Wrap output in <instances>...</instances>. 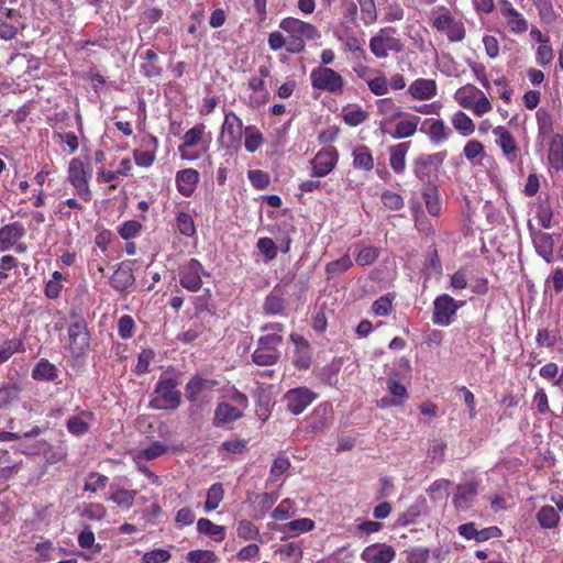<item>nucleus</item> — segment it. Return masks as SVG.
Wrapping results in <instances>:
<instances>
[{"instance_id": "nucleus-38", "label": "nucleus", "mask_w": 563, "mask_h": 563, "mask_svg": "<svg viewBox=\"0 0 563 563\" xmlns=\"http://www.w3.org/2000/svg\"><path fill=\"white\" fill-rule=\"evenodd\" d=\"M432 143L439 144L450 135V130L442 120H431L429 130L426 132Z\"/></svg>"}, {"instance_id": "nucleus-25", "label": "nucleus", "mask_w": 563, "mask_h": 563, "mask_svg": "<svg viewBox=\"0 0 563 563\" xmlns=\"http://www.w3.org/2000/svg\"><path fill=\"white\" fill-rule=\"evenodd\" d=\"M242 417V409L228 402H220L214 411V426L233 422Z\"/></svg>"}, {"instance_id": "nucleus-57", "label": "nucleus", "mask_w": 563, "mask_h": 563, "mask_svg": "<svg viewBox=\"0 0 563 563\" xmlns=\"http://www.w3.org/2000/svg\"><path fill=\"white\" fill-rule=\"evenodd\" d=\"M136 496L135 490H129V489H118L114 492L111 496V499L117 503L119 506H126L130 507Z\"/></svg>"}, {"instance_id": "nucleus-42", "label": "nucleus", "mask_w": 563, "mask_h": 563, "mask_svg": "<svg viewBox=\"0 0 563 563\" xmlns=\"http://www.w3.org/2000/svg\"><path fill=\"white\" fill-rule=\"evenodd\" d=\"M537 123L539 135L549 136L553 132V121L552 115L545 110L540 108L537 111Z\"/></svg>"}, {"instance_id": "nucleus-31", "label": "nucleus", "mask_w": 563, "mask_h": 563, "mask_svg": "<svg viewBox=\"0 0 563 563\" xmlns=\"http://www.w3.org/2000/svg\"><path fill=\"white\" fill-rule=\"evenodd\" d=\"M406 115L408 117L407 119L400 120L396 124L395 132L391 134L394 139H406L416 133L420 118L417 115Z\"/></svg>"}, {"instance_id": "nucleus-50", "label": "nucleus", "mask_w": 563, "mask_h": 563, "mask_svg": "<svg viewBox=\"0 0 563 563\" xmlns=\"http://www.w3.org/2000/svg\"><path fill=\"white\" fill-rule=\"evenodd\" d=\"M222 450L232 454H243L247 451V441L244 439L224 441L219 448L220 452Z\"/></svg>"}, {"instance_id": "nucleus-27", "label": "nucleus", "mask_w": 563, "mask_h": 563, "mask_svg": "<svg viewBox=\"0 0 563 563\" xmlns=\"http://www.w3.org/2000/svg\"><path fill=\"white\" fill-rule=\"evenodd\" d=\"M548 159L555 170H563V136L554 134L549 144Z\"/></svg>"}, {"instance_id": "nucleus-47", "label": "nucleus", "mask_w": 563, "mask_h": 563, "mask_svg": "<svg viewBox=\"0 0 563 563\" xmlns=\"http://www.w3.org/2000/svg\"><path fill=\"white\" fill-rule=\"evenodd\" d=\"M294 503L290 499H284L272 512V517L276 520H285L295 515Z\"/></svg>"}, {"instance_id": "nucleus-11", "label": "nucleus", "mask_w": 563, "mask_h": 563, "mask_svg": "<svg viewBox=\"0 0 563 563\" xmlns=\"http://www.w3.org/2000/svg\"><path fill=\"white\" fill-rule=\"evenodd\" d=\"M316 398V394L307 387H298L288 390L284 395L286 408L292 415L301 413Z\"/></svg>"}, {"instance_id": "nucleus-58", "label": "nucleus", "mask_w": 563, "mask_h": 563, "mask_svg": "<svg viewBox=\"0 0 563 563\" xmlns=\"http://www.w3.org/2000/svg\"><path fill=\"white\" fill-rule=\"evenodd\" d=\"M446 443L442 440H433L428 449V457L432 461L443 462Z\"/></svg>"}, {"instance_id": "nucleus-6", "label": "nucleus", "mask_w": 563, "mask_h": 563, "mask_svg": "<svg viewBox=\"0 0 563 563\" xmlns=\"http://www.w3.org/2000/svg\"><path fill=\"white\" fill-rule=\"evenodd\" d=\"M394 32L391 27H384L371 38L369 48L377 58L387 57L388 52L399 53L404 49L401 41L391 35Z\"/></svg>"}, {"instance_id": "nucleus-33", "label": "nucleus", "mask_w": 563, "mask_h": 563, "mask_svg": "<svg viewBox=\"0 0 563 563\" xmlns=\"http://www.w3.org/2000/svg\"><path fill=\"white\" fill-rule=\"evenodd\" d=\"M452 125L463 136H470L475 131L473 120L463 111H457L452 118Z\"/></svg>"}, {"instance_id": "nucleus-56", "label": "nucleus", "mask_w": 563, "mask_h": 563, "mask_svg": "<svg viewBox=\"0 0 563 563\" xmlns=\"http://www.w3.org/2000/svg\"><path fill=\"white\" fill-rule=\"evenodd\" d=\"M367 86L375 96H384L388 92V82L383 75L367 80Z\"/></svg>"}, {"instance_id": "nucleus-32", "label": "nucleus", "mask_w": 563, "mask_h": 563, "mask_svg": "<svg viewBox=\"0 0 563 563\" xmlns=\"http://www.w3.org/2000/svg\"><path fill=\"white\" fill-rule=\"evenodd\" d=\"M537 520L542 528L553 529L560 521V515L552 506L547 505L539 509Z\"/></svg>"}, {"instance_id": "nucleus-60", "label": "nucleus", "mask_w": 563, "mask_h": 563, "mask_svg": "<svg viewBox=\"0 0 563 563\" xmlns=\"http://www.w3.org/2000/svg\"><path fill=\"white\" fill-rule=\"evenodd\" d=\"M382 200L384 206L390 210H400L404 207L402 197L391 191H385L382 195Z\"/></svg>"}, {"instance_id": "nucleus-40", "label": "nucleus", "mask_w": 563, "mask_h": 563, "mask_svg": "<svg viewBox=\"0 0 563 563\" xmlns=\"http://www.w3.org/2000/svg\"><path fill=\"white\" fill-rule=\"evenodd\" d=\"M353 263L349 255H344L339 260L332 261L325 265V272L329 276H339L352 267Z\"/></svg>"}, {"instance_id": "nucleus-52", "label": "nucleus", "mask_w": 563, "mask_h": 563, "mask_svg": "<svg viewBox=\"0 0 563 563\" xmlns=\"http://www.w3.org/2000/svg\"><path fill=\"white\" fill-rule=\"evenodd\" d=\"M142 229V224L139 221L130 220L125 221L119 228V234L124 240H130L139 234Z\"/></svg>"}, {"instance_id": "nucleus-20", "label": "nucleus", "mask_w": 563, "mask_h": 563, "mask_svg": "<svg viewBox=\"0 0 563 563\" xmlns=\"http://www.w3.org/2000/svg\"><path fill=\"white\" fill-rule=\"evenodd\" d=\"M260 77H252L249 80V88L253 92H264L263 97L260 99L258 97L252 98V102L254 106L260 107L267 102L269 98V93L265 88L264 79L269 76V69L266 66H261L258 68Z\"/></svg>"}, {"instance_id": "nucleus-37", "label": "nucleus", "mask_w": 563, "mask_h": 563, "mask_svg": "<svg viewBox=\"0 0 563 563\" xmlns=\"http://www.w3.org/2000/svg\"><path fill=\"white\" fill-rule=\"evenodd\" d=\"M353 165L355 168L371 170L374 166V159L366 146H357L353 152Z\"/></svg>"}, {"instance_id": "nucleus-17", "label": "nucleus", "mask_w": 563, "mask_h": 563, "mask_svg": "<svg viewBox=\"0 0 563 563\" xmlns=\"http://www.w3.org/2000/svg\"><path fill=\"white\" fill-rule=\"evenodd\" d=\"M198 181L199 173L194 168L179 170L176 175L177 189L185 197L194 194Z\"/></svg>"}, {"instance_id": "nucleus-46", "label": "nucleus", "mask_w": 563, "mask_h": 563, "mask_svg": "<svg viewBox=\"0 0 563 563\" xmlns=\"http://www.w3.org/2000/svg\"><path fill=\"white\" fill-rule=\"evenodd\" d=\"M367 112L361 108L343 111V120L346 124L351 126H357L362 124L367 119Z\"/></svg>"}, {"instance_id": "nucleus-7", "label": "nucleus", "mask_w": 563, "mask_h": 563, "mask_svg": "<svg viewBox=\"0 0 563 563\" xmlns=\"http://www.w3.org/2000/svg\"><path fill=\"white\" fill-rule=\"evenodd\" d=\"M242 129L241 119L234 112L227 113L219 137L221 147L236 150L242 140Z\"/></svg>"}, {"instance_id": "nucleus-9", "label": "nucleus", "mask_w": 563, "mask_h": 563, "mask_svg": "<svg viewBox=\"0 0 563 563\" xmlns=\"http://www.w3.org/2000/svg\"><path fill=\"white\" fill-rule=\"evenodd\" d=\"M89 175L85 169L84 163L79 158H73L68 166V180L74 186L78 196L85 201L91 199V191L88 186Z\"/></svg>"}, {"instance_id": "nucleus-45", "label": "nucleus", "mask_w": 563, "mask_h": 563, "mask_svg": "<svg viewBox=\"0 0 563 563\" xmlns=\"http://www.w3.org/2000/svg\"><path fill=\"white\" fill-rule=\"evenodd\" d=\"M177 229L178 231L186 236H192L196 232L195 223L189 213L179 212L177 214Z\"/></svg>"}, {"instance_id": "nucleus-10", "label": "nucleus", "mask_w": 563, "mask_h": 563, "mask_svg": "<svg viewBox=\"0 0 563 563\" xmlns=\"http://www.w3.org/2000/svg\"><path fill=\"white\" fill-rule=\"evenodd\" d=\"M460 307L461 305L446 294L437 297L433 302V323L439 325H449L451 323L452 316L456 313Z\"/></svg>"}, {"instance_id": "nucleus-14", "label": "nucleus", "mask_w": 563, "mask_h": 563, "mask_svg": "<svg viewBox=\"0 0 563 563\" xmlns=\"http://www.w3.org/2000/svg\"><path fill=\"white\" fill-rule=\"evenodd\" d=\"M333 419V409L330 404H320L311 412L308 419V431L312 433L322 432L330 427Z\"/></svg>"}, {"instance_id": "nucleus-12", "label": "nucleus", "mask_w": 563, "mask_h": 563, "mask_svg": "<svg viewBox=\"0 0 563 563\" xmlns=\"http://www.w3.org/2000/svg\"><path fill=\"white\" fill-rule=\"evenodd\" d=\"M445 159V153L421 155L413 161V174L420 180L429 179Z\"/></svg>"}, {"instance_id": "nucleus-64", "label": "nucleus", "mask_w": 563, "mask_h": 563, "mask_svg": "<svg viewBox=\"0 0 563 563\" xmlns=\"http://www.w3.org/2000/svg\"><path fill=\"white\" fill-rule=\"evenodd\" d=\"M279 553L286 558H295L296 562L299 563L302 559V550L298 543L289 542L279 548Z\"/></svg>"}, {"instance_id": "nucleus-4", "label": "nucleus", "mask_w": 563, "mask_h": 563, "mask_svg": "<svg viewBox=\"0 0 563 563\" xmlns=\"http://www.w3.org/2000/svg\"><path fill=\"white\" fill-rule=\"evenodd\" d=\"M311 85L314 89L327 91L333 95L342 93L344 88L343 77L332 68L317 67L310 74Z\"/></svg>"}, {"instance_id": "nucleus-43", "label": "nucleus", "mask_w": 563, "mask_h": 563, "mask_svg": "<svg viewBox=\"0 0 563 563\" xmlns=\"http://www.w3.org/2000/svg\"><path fill=\"white\" fill-rule=\"evenodd\" d=\"M284 308H285V300L280 295L273 291L265 298L264 306H263L265 313L277 314V313L283 312Z\"/></svg>"}, {"instance_id": "nucleus-24", "label": "nucleus", "mask_w": 563, "mask_h": 563, "mask_svg": "<svg viewBox=\"0 0 563 563\" xmlns=\"http://www.w3.org/2000/svg\"><path fill=\"white\" fill-rule=\"evenodd\" d=\"M493 133L498 136L496 140L497 145L501 148L503 153L510 159L514 161L518 146L511 133L503 126H497L493 130Z\"/></svg>"}, {"instance_id": "nucleus-30", "label": "nucleus", "mask_w": 563, "mask_h": 563, "mask_svg": "<svg viewBox=\"0 0 563 563\" xmlns=\"http://www.w3.org/2000/svg\"><path fill=\"white\" fill-rule=\"evenodd\" d=\"M197 530L201 534L209 536L216 542H221L225 538V528L223 526L214 525L207 518H200L197 521Z\"/></svg>"}, {"instance_id": "nucleus-5", "label": "nucleus", "mask_w": 563, "mask_h": 563, "mask_svg": "<svg viewBox=\"0 0 563 563\" xmlns=\"http://www.w3.org/2000/svg\"><path fill=\"white\" fill-rule=\"evenodd\" d=\"M69 349L73 355L80 356L89 347L90 336L87 322L81 317H74L68 327Z\"/></svg>"}, {"instance_id": "nucleus-16", "label": "nucleus", "mask_w": 563, "mask_h": 563, "mask_svg": "<svg viewBox=\"0 0 563 563\" xmlns=\"http://www.w3.org/2000/svg\"><path fill=\"white\" fill-rule=\"evenodd\" d=\"M476 482H467L456 486V493L453 497V505L460 510H466L472 507L475 497L478 494Z\"/></svg>"}, {"instance_id": "nucleus-3", "label": "nucleus", "mask_w": 563, "mask_h": 563, "mask_svg": "<svg viewBox=\"0 0 563 563\" xmlns=\"http://www.w3.org/2000/svg\"><path fill=\"white\" fill-rule=\"evenodd\" d=\"M178 383L174 378H161L155 387L156 397L150 401V408L155 410L177 409L181 402Z\"/></svg>"}, {"instance_id": "nucleus-15", "label": "nucleus", "mask_w": 563, "mask_h": 563, "mask_svg": "<svg viewBox=\"0 0 563 563\" xmlns=\"http://www.w3.org/2000/svg\"><path fill=\"white\" fill-rule=\"evenodd\" d=\"M395 558V549L386 543H373L361 554V559L366 563H390Z\"/></svg>"}, {"instance_id": "nucleus-63", "label": "nucleus", "mask_w": 563, "mask_h": 563, "mask_svg": "<svg viewBox=\"0 0 563 563\" xmlns=\"http://www.w3.org/2000/svg\"><path fill=\"white\" fill-rule=\"evenodd\" d=\"M167 451V446L158 441L152 442L147 448L142 450V455L146 460H154L163 455Z\"/></svg>"}, {"instance_id": "nucleus-22", "label": "nucleus", "mask_w": 563, "mask_h": 563, "mask_svg": "<svg viewBox=\"0 0 563 563\" xmlns=\"http://www.w3.org/2000/svg\"><path fill=\"white\" fill-rule=\"evenodd\" d=\"M24 234V227L19 222L2 227L0 229L1 251L9 250L15 243V241L21 239Z\"/></svg>"}, {"instance_id": "nucleus-53", "label": "nucleus", "mask_w": 563, "mask_h": 563, "mask_svg": "<svg viewBox=\"0 0 563 563\" xmlns=\"http://www.w3.org/2000/svg\"><path fill=\"white\" fill-rule=\"evenodd\" d=\"M67 429L75 435H82L89 430V424L82 417L74 416L67 421Z\"/></svg>"}, {"instance_id": "nucleus-39", "label": "nucleus", "mask_w": 563, "mask_h": 563, "mask_svg": "<svg viewBox=\"0 0 563 563\" xmlns=\"http://www.w3.org/2000/svg\"><path fill=\"white\" fill-rule=\"evenodd\" d=\"M238 536L245 541H261V533L258 528L250 520H241L238 523Z\"/></svg>"}, {"instance_id": "nucleus-55", "label": "nucleus", "mask_w": 563, "mask_h": 563, "mask_svg": "<svg viewBox=\"0 0 563 563\" xmlns=\"http://www.w3.org/2000/svg\"><path fill=\"white\" fill-rule=\"evenodd\" d=\"M378 257V251L376 247L369 246L364 247L360 251V253L356 256V263L360 266H367L373 264Z\"/></svg>"}, {"instance_id": "nucleus-28", "label": "nucleus", "mask_w": 563, "mask_h": 563, "mask_svg": "<svg viewBox=\"0 0 563 563\" xmlns=\"http://www.w3.org/2000/svg\"><path fill=\"white\" fill-rule=\"evenodd\" d=\"M217 385V382L203 379L199 376H194L186 385V397L189 401L195 402L198 396L206 389H211Z\"/></svg>"}, {"instance_id": "nucleus-13", "label": "nucleus", "mask_w": 563, "mask_h": 563, "mask_svg": "<svg viewBox=\"0 0 563 563\" xmlns=\"http://www.w3.org/2000/svg\"><path fill=\"white\" fill-rule=\"evenodd\" d=\"M338 158V152L333 147L319 151L311 159L312 176L324 177L330 174L335 167Z\"/></svg>"}, {"instance_id": "nucleus-29", "label": "nucleus", "mask_w": 563, "mask_h": 563, "mask_svg": "<svg viewBox=\"0 0 563 563\" xmlns=\"http://www.w3.org/2000/svg\"><path fill=\"white\" fill-rule=\"evenodd\" d=\"M422 197L428 212L431 216H439L441 212V201L438 188L431 183L424 184L422 187Z\"/></svg>"}, {"instance_id": "nucleus-1", "label": "nucleus", "mask_w": 563, "mask_h": 563, "mask_svg": "<svg viewBox=\"0 0 563 563\" xmlns=\"http://www.w3.org/2000/svg\"><path fill=\"white\" fill-rule=\"evenodd\" d=\"M262 331L268 332L262 335L257 341V347L252 354L253 362L258 366H272L276 364L280 357L278 346L283 342V324L267 323Z\"/></svg>"}, {"instance_id": "nucleus-48", "label": "nucleus", "mask_w": 563, "mask_h": 563, "mask_svg": "<svg viewBox=\"0 0 563 563\" xmlns=\"http://www.w3.org/2000/svg\"><path fill=\"white\" fill-rule=\"evenodd\" d=\"M533 2L543 22L550 24L555 20V12L550 0H533Z\"/></svg>"}, {"instance_id": "nucleus-59", "label": "nucleus", "mask_w": 563, "mask_h": 563, "mask_svg": "<svg viewBox=\"0 0 563 563\" xmlns=\"http://www.w3.org/2000/svg\"><path fill=\"white\" fill-rule=\"evenodd\" d=\"M170 559V553L164 549H155L146 552L143 558V563H164Z\"/></svg>"}, {"instance_id": "nucleus-36", "label": "nucleus", "mask_w": 563, "mask_h": 563, "mask_svg": "<svg viewBox=\"0 0 563 563\" xmlns=\"http://www.w3.org/2000/svg\"><path fill=\"white\" fill-rule=\"evenodd\" d=\"M479 92L481 90H478L475 86L468 84L456 90L455 99L461 107L465 109H471L474 103L475 96L479 95Z\"/></svg>"}, {"instance_id": "nucleus-2", "label": "nucleus", "mask_w": 563, "mask_h": 563, "mask_svg": "<svg viewBox=\"0 0 563 563\" xmlns=\"http://www.w3.org/2000/svg\"><path fill=\"white\" fill-rule=\"evenodd\" d=\"M279 27L288 34V53L291 54L301 53L306 47V41L320 37V33L314 25L295 18L282 20Z\"/></svg>"}, {"instance_id": "nucleus-54", "label": "nucleus", "mask_w": 563, "mask_h": 563, "mask_svg": "<svg viewBox=\"0 0 563 563\" xmlns=\"http://www.w3.org/2000/svg\"><path fill=\"white\" fill-rule=\"evenodd\" d=\"M258 251L265 255L268 261L277 256V247L275 242L269 238H262L257 242Z\"/></svg>"}, {"instance_id": "nucleus-34", "label": "nucleus", "mask_w": 563, "mask_h": 563, "mask_svg": "<svg viewBox=\"0 0 563 563\" xmlns=\"http://www.w3.org/2000/svg\"><path fill=\"white\" fill-rule=\"evenodd\" d=\"M224 496V489L221 483H216L211 485L207 493V499L203 504V508L206 512H210L217 509L222 501Z\"/></svg>"}, {"instance_id": "nucleus-8", "label": "nucleus", "mask_w": 563, "mask_h": 563, "mask_svg": "<svg viewBox=\"0 0 563 563\" xmlns=\"http://www.w3.org/2000/svg\"><path fill=\"white\" fill-rule=\"evenodd\" d=\"M202 275H206L203 266L198 260L191 258L179 268V283L185 289L196 292L202 286Z\"/></svg>"}, {"instance_id": "nucleus-62", "label": "nucleus", "mask_w": 563, "mask_h": 563, "mask_svg": "<svg viewBox=\"0 0 563 563\" xmlns=\"http://www.w3.org/2000/svg\"><path fill=\"white\" fill-rule=\"evenodd\" d=\"M134 320L125 314L119 319L118 331L122 339H130L133 335Z\"/></svg>"}, {"instance_id": "nucleus-21", "label": "nucleus", "mask_w": 563, "mask_h": 563, "mask_svg": "<svg viewBox=\"0 0 563 563\" xmlns=\"http://www.w3.org/2000/svg\"><path fill=\"white\" fill-rule=\"evenodd\" d=\"M532 242L539 255L548 263L552 262L554 241L551 234L537 231L532 233Z\"/></svg>"}, {"instance_id": "nucleus-23", "label": "nucleus", "mask_w": 563, "mask_h": 563, "mask_svg": "<svg viewBox=\"0 0 563 563\" xmlns=\"http://www.w3.org/2000/svg\"><path fill=\"white\" fill-rule=\"evenodd\" d=\"M134 282L135 278L132 268L124 264H121L110 278L111 286L119 291L126 290Z\"/></svg>"}, {"instance_id": "nucleus-41", "label": "nucleus", "mask_w": 563, "mask_h": 563, "mask_svg": "<svg viewBox=\"0 0 563 563\" xmlns=\"http://www.w3.org/2000/svg\"><path fill=\"white\" fill-rule=\"evenodd\" d=\"M20 388L15 384L0 386V409L7 408L19 399Z\"/></svg>"}, {"instance_id": "nucleus-19", "label": "nucleus", "mask_w": 563, "mask_h": 563, "mask_svg": "<svg viewBox=\"0 0 563 563\" xmlns=\"http://www.w3.org/2000/svg\"><path fill=\"white\" fill-rule=\"evenodd\" d=\"M376 104L378 113L384 117V120L380 121L382 130L386 124H389L396 119L405 115L401 108L398 107L390 98L379 99Z\"/></svg>"}, {"instance_id": "nucleus-18", "label": "nucleus", "mask_w": 563, "mask_h": 563, "mask_svg": "<svg viewBox=\"0 0 563 563\" xmlns=\"http://www.w3.org/2000/svg\"><path fill=\"white\" fill-rule=\"evenodd\" d=\"M408 92L413 99L428 100L437 95V84L433 79L419 78L411 82Z\"/></svg>"}, {"instance_id": "nucleus-35", "label": "nucleus", "mask_w": 563, "mask_h": 563, "mask_svg": "<svg viewBox=\"0 0 563 563\" xmlns=\"http://www.w3.org/2000/svg\"><path fill=\"white\" fill-rule=\"evenodd\" d=\"M34 379L54 380L57 377V368L47 360L42 358L32 372Z\"/></svg>"}, {"instance_id": "nucleus-26", "label": "nucleus", "mask_w": 563, "mask_h": 563, "mask_svg": "<svg viewBox=\"0 0 563 563\" xmlns=\"http://www.w3.org/2000/svg\"><path fill=\"white\" fill-rule=\"evenodd\" d=\"M410 147V142L399 143L389 147V163L393 170L401 174L406 167V155Z\"/></svg>"}, {"instance_id": "nucleus-51", "label": "nucleus", "mask_w": 563, "mask_h": 563, "mask_svg": "<svg viewBox=\"0 0 563 563\" xmlns=\"http://www.w3.org/2000/svg\"><path fill=\"white\" fill-rule=\"evenodd\" d=\"M205 128L206 126L200 123L188 130L184 135V146L192 147L197 145L202 137Z\"/></svg>"}, {"instance_id": "nucleus-44", "label": "nucleus", "mask_w": 563, "mask_h": 563, "mask_svg": "<svg viewBox=\"0 0 563 563\" xmlns=\"http://www.w3.org/2000/svg\"><path fill=\"white\" fill-rule=\"evenodd\" d=\"M186 560L188 563H216L218 558L209 550H194L188 552Z\"/></svg>"}, {"instance_id": "nucleus-49", "label": "nucleus", "mask_w": 563, "mask_h": 563, "mask_svg": "<svg viewBox=\"0 0 563 563\" xmlns=\"http://www.w3.org/2000/svg\"><path fill=\"white\" fill-rule=\"evenodd\" d=\"M289 467H290V461L288 457H286L284 455L277 456L274 460L273 465L269 471L271 478L274 481L279 478L282 475H284L289 470Z\"/></svg>"}, {"instance_id": "nucleus-61", "label": "nucleus", "mask_w": 563, "mask_h": 563, "mask_svg": "<svg viewBox=\"0 0 563 563\" xmlns=\"http://www.w3.org/2000/svg\"><path fill=\"white\" fill-rule=\"evenodd\" d=\"M154 356H155V354H154L153 350H150V349L143 350L139 354L137 364L135 366V373L144 374V373L148 372L150 363L154 358Z\"/></svg>"}]
</instances>
